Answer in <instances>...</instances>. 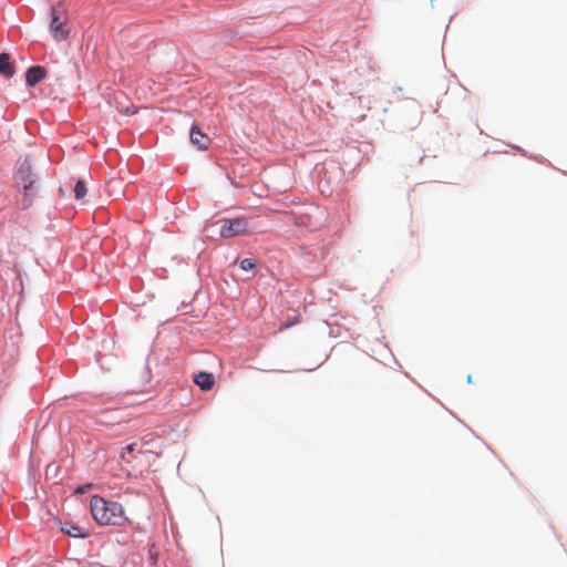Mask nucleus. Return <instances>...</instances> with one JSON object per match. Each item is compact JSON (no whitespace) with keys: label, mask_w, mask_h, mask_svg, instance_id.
I'll return each mask as SVG.
<instances>
[{"label":"nucleus","mask_w":567,"mask_h":567,"mask_svg":"<svg viewBox=\"0 0 567 567\" xmlns=\"http://www.w3.org/2000/svg\"><path fill=\"white\" fill-rule=\"evenodd\" d=\"M220 225L219 235L223 238H231L240 235H246L248 230V221L246 218H224L217 221Z\"/></svg>","instance_id":"nucleus-4"},{"label":"nucleus","mask_w":567,"mask_h":567,"mask_svg":"<svg viewBox=\"0 0 567 567\" xmlns=\"http://www.w3.org/2000/svg\"><path fill=\"white\" fill-rule=\"evenodd\" d=\"M93 518L100 525H123L127 518L123 506L117 502H109L99 495H94L90 502Z\"/></svg>","instance_id":"nucleus-2"},{"label":"nucleus","mask_w":567,"mask_h":567,"mask_svg":"<svg viewBox=\"0 0 567 567\" xmlns=\"http://www.w3.org/2000/svg\"><path fill=\"white\" fill-rule=\"evenodd\" d=\"M135 446V443L126 445L121 453V458L125 464L131 466L128 473L134 476H138L142 475L144 470L147 467L146 463L143 464L142 458H146L148 453L142 450L136 451Z\"/></svg>","instance_id":"nucleus-3"},{"label":"nucleus","mask_w":567,"mask_h":567,"mask_svg":"<svg viewBox=\"0 0 567 567\" xmlns=\"http://www.w3.org/2000/svg\"><path fill=\"white\" fill-rule=\"evenodd\" d=\"M206 137V134H204L197 125L192 126L189 132L190 142H199L200 138Z\"/></svg>","instance_id":"nucleus-11"},{"label":"nucleus","mask_w":567,"mask_h":567,"mask_svg":"<svg viewBox=\"0 0 567 567\" xmlns=\"http://www.w3.org/2000/svg\"><path fill=\"white\" fill-rule=\"evenodd\" d=\"M16 72L13 63L10 62L8 53H0V74L6 78H12Z\"/></svg>","instance_id":"nucleus-8"},{"label":"nucleus","mask_w":567,"mask_h":567,"mask_svg":"<svg viewBox=\"0 0 567 567\" xmlns=\"http://www.w3.org/2000/svg\"><path fill=\"white\" fill-rule=\"evenodd\" d=\"M65 17L61 7H53L51 11L50 32L55 41L66 40L69 29L65 28Z\"/></svg>","instance_id":"nucleus-5"},{"label":"nucleus","mask_w":567,"mask_h":567,"mask_svg":"<svg viewBox=\"0 0 567 567\" xmlns=\"http://www.w3.org/2000/svg\"><path fill=\"white\" fill-rule=\"evenodd\" d=\"M197 145H198V150L202 151V152L208 150L207 144L200 143V144H197Z\"/></svg>","instance_id":"nucleus-13"},{"label":"nucleus","mask_w":567,"mask_h":567,"mask_svg":"<svg viewBox=\"0 0 567 567\" xmlns=\"http://www.w3.org/2000/svg\"><path fill=\"white\" fill-rule=\"evenodd\" d=\"M61 530L64 534L70 535L72 537H87L90 534L86 528H83L78 525H73L71 523H65L64 525H62Z\"/></svg>","instance_id":"nucleus-9"},{"label":"nucleus","mask_w":567,"mask_h":567,"mask_svg":"<svg viewBox=\"0 0 567 567\" xmlns=\"http://www.w3.org/2000/svg\"><path fill=\"white\" fill-rule=\"evenodd\" d=\"M14 182L21 186V196L17 199V204L21 209H28L38 194L37 184L39 182L33 162L30 157H25L19 162L14 174Z\"/></svg>","instance_id":"nucleus-1"},{"label":"nucleus","mask_w":567,"mask_h":567,"mask_svg":"<svg viewBox=\"0 0 567 567\" xmlns=\"http://www.w3.org/2000/svg\"><path fill=\"white\" fill-rule=\"evenodd\" d=\"M240 268L243 270H252L256 268V261L251 258H245L240 261Z\"/></svg>","instance_id":"nucleus-12"},{"label":"nucleus","mask_w":567,"mask_h":567,"mask_svg":"<svg viewBox=\"0 0 567 567\" xmlns=\"http://www.w3.org/2000/svg\"><path fill=\"white\" fill-rule=\"evenodd\" d=\"M45 74L47 71L43 66H32L28 70L25 74V81L28 85L34 86L44 79Z\"/></svg>","instance_id":"nucleus-6"},{"label":"nucleus","mask_w":567,"mask_h":567,"mask_svg":"<svg viewBox=\"0 0 567 567\" xmlns=\"http://www.w3.org/2000/svg\"><path fill=\"white\" fill-rule=\"evenodd\" d=\"M87 193V187L84 181L80 179L76 182L74 187V197L79 200L82 199Z\"/></svg>","instance_id":"nucleus-10"},{"label":"nucleus","mask_w":567,"mask_h":567,"mask_svg":"<svg viewBox=\"0 0 567 567\" xmlns=\"http://www.w3.org/2000/svg\"><path fill=\"white\" fill-rule=\"evenodd\" d=\"M194 382L199 386L200 390L208 391L214 386L215 379L212 373L198 372L194 375Z\"/></svg>","instance_id":"nucleus-7"}]
</instances>
